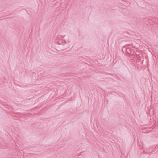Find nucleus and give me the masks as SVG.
Wrapping results in <instances>:
<instances>
[{"mask_svg": "<svg viewBox=\"0 0 158 158\" xmlns=\"http://www.w3.org/2000/svg\"><path fill=\"white\" fill-rule=\"evenodd\" d=\"M125 48V49L126 50L127 52L129 54H131L132 55H134L135 54V51L133 50V49H131V48H123V49Z\"/></svg>", "mask_w": 158, "mask_h": 158, "instance_id": "f257e3e1", "label": "nucleus"}, {"mask_svg": "<svg viewBox=\"0 0 158 158\" xmlns=\"http://www.w3.org/2000/svg\"><path fill=\"white\" fill-rule=\"evenodd\" d=\"M60 42L63 45H64L65 44H66V41L63 40H60Z\"/></svg>", "mask_w": 158, "mask_h": 158, "instance_id": "f03ea898", "label": "nucleus"}]
</instances>
